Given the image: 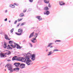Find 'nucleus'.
<instances>
[{
  "label": "nucleus",
  "instance_id": "1",
  "mask_svg": "<svg viewBox=\"0 0 73 73\" xmlns=\"http://www.w3.org/2000/svg\"><path fill=\"white\" fill-rule=\"evenodd\" d=\"M26 58L27 60V61H26V63L28 65L32 64L33 63L32 62V61L29 60V58L28 57H26Z\"/></svg>",
  "mask_w": 73,
  "mask_h": 73
},
{
  "label": "nucleus",
  "instance_id": "2",
  "mask_svg": "<svg viewBox=\"0 0 73 73\" xmlns=\"http://www.w3.org/2000/svg\"><path fill=\"white\" fill-rule=\"evenodd\" d=\"M35 35L34 36V38H33V40H31L32 42L33 43H35V42H37V40H36V37H37V36H38V34L37 33H35Z\"/></svg>",
  "mask_w": 73,
  "mask_h": 73
},
{
  "label": "nucleus",
  "instance_id": "3",
  "mask_svg": "<svg viewBox=\"0 0 73 73\" xmlns=\"http://www.w3.org/2000/svg\"><path fill=\"white\" fill-rule=\"evenodd\" d=\"M18 33H15V34L17 35H21L23 32V30L22 29H19L18 30Z\"/></svg>",
  "mask_w": 73,
  "mask_h": 73
},
{
  "label": "nucleus",
  "instance_id": "4",
  "mask_svg": "<svg viewBox=\"0 0 73 73\" xmlns=\"http://www.w3.org/2000/svg\"><path fill=\"white\" fill-rule=\"evenodd\" d=\"M13 61L15 60H18V58L17 56H15L12 58Z\"/></svg>",
  "mask_w": 73,
  "mask_h": 73
},
{
  "label": "nucleus",
  "instance_id": "5",
  "mask_svg": "<svg viewBox=\"0 0 73 73\" xmlns=\"http://www.w3.org/2000/svg\"><path fill=\"white\" fill-rule=\"evenodd\" d=\"M6 54L5 53H1L0 54V56L1 57H7V56H5Z\"/></svg>",
  "mask_w": 73,
  "mask_h": 73
},
{
  "label": "nucleus",
  "instance_id": "6",
  "mask_svg": "<svg viewBox=\"0 0 73 73\" xmlns=\"http://www.w3.org/2000/svg\"><path fill=\"white\" fill-rule=\"evenodd\" d=\"M20 68L21 69H23V68H24L25 67V64H21L20 65V66H19Z\"/></svg>",
  "mask_w": 73,
  "mask_h": 73
},
{
  "label": "nucleus",
  "instance_id": "7",
  "mask_svg": "<svg viewBox=\"0 0 73 73\" xmlns=\"http://www.w3.org/2000/svg\"><path fill=\"white\" fill-rule=\"evenodd\" d=\"M59 3L60 5H65V3H64V2L62 1H59Z\"/></svg>",
  "mask_w": 73,
  "mask_h": 73
},
{
  "label": "nucleus",
  "instance_id": "8",
  "mask_svg": "<svg viewBox=\"0 0 73 73\" xmlns=\"http://www.w3.org/2000/svg\"><path fill=\"white\" fill-rule=\"evenodd\" d=\"M32 58H31V60L33 61H34L35 60V54H33L32 56Z\"/></svg>",
  "mask_w": 73,
  "mask_h": 73
},
{
  "label": "nucleus",
  "instance_id": "9",
  "mask_svg": "<svg viewBox=\"0 0 73 73\" xmlns=\"http://www.w3.org/2000/svg\"><path fill=\"white\" fill-rule=\"evenodd\" d=\"M6 66H7L8 68H11V67H12V65L10 64H8L6 65L5 67H6Z\"/></svg>",
  "mask_w": 73,
  "mask_h": 73
},
{
  "label": "nucleus",
  "instance_id": "10",
  "mask_svg": "<svg viewBox=\"0 0 73 73\" xmlns=\"http://www.w3.org/2000/svg\"><path fill=\"white\" fill-rule=\"evenodd\" d=\"M35 34V32H33V33L31 34L30 36H29V38H31V37H32L33 36H34V34Z\"/></svg>",
  "mask_w": 73,
  "mask_h": 73
},
{
  "label": "nucleus",
  "instance_id": "11",
  "mask_svg": "<svg viewBox=\"0 0 73 73\" xmlns=\"http://www.w3.org/2000/svg\"><path fill=\"white\" fill-rule=\"evenodd\" d=\"M14 65L16 66L17 67L18 66H19V65H20V63H15L14 64Z\"/></svg>",
  "mask_w": 73,
  "mask_h": 73
},
{
  "label": "nucleus",
  "instance_id": "12",
  "mask_svg": "<svg viewBox=\"0 0 73 73\" xmlns=\"http://www.w3.org/2000/svg\"><path fill=\"white\" fill-rule=\"evenodd\" d=\"M36 18L38 20H39V21L42 20V18L40 16H37Z\"/></svg>",
  "mask_w": 73,
  "mask_h": 73
},
{
  "label": "nucleus",
  "instance_id": "13",
  "mask_svg": "<svg viewBox=\"0 0 73 73\" xmlns=\"http://www.w3.org/2000/svg\"><path fill=\"white\" fill-rule=\"evenodd\" d=\"M5 54L7 55H9L11 54V52L9 50L7 51L6 52V53H5Z\"/></svg>",
  "mask_w": 73,
  "mask_h": 73
},
{
  "label": "nucleus",
  "instance_id": "14",
  "mask_svg": "<svg viewBox=\"0 0 73 73\" xmlns=\"http://www.w3.org/2000/svg\"><path fill=\"white\" fill-rule=\"evenodd\" d=\"M5 39L7 40H11L10 39H9V38H8V36L7 35H5Z\"/></svg>",
  "mask_w": 73,
  "mask_h": 73
},
{
  "label": "nucleus",
  "instance_id": "15",
  "mask_svg": "<svg viewBox=\"0 0 73 73\" xmlns=\"http://www.w3.org/2000/svg\"><path fill=\"white\" fill-rule=\"evenodd\" d=\"M27 56L26 57H27L29 58V57H31V56H32V54H31V53H29L27 54Z\"/></svg>",
  "mask_w": 73,
  "mask_h": 73
},
{
  "label": "nucleus",
  "instance_id": "16",
  "mask_svg": "<svg viewBox=\"0 0 73 73\" xmlns=\"http://www.w3.org/2000/svg\"><path fill=\"white\" fill-rule=\"evenodd\" d=\"M9 70L10 71V72H12L13 71V70L12 69V67L9 68Z\"/></svg>",
  "mask_w": 73,
  "mask_h": 73
},
{
  "label": "nucleus",
  "instance_id": "17",
  "mask_svg": "<svg viewBox=\"0 0 73 73\" xmlns=\"http://www.w3.org/2000/svg\"><path fill=\"white\" fill-rule=\"evenodd\" d=\"M9 7L11 8H15V5H13L11 4L9 5Z\"/></svg>",
  "mask_w": 73,
  "mask_h": 73
},
{
  "label": "nucleus",
  "instance_id": "18",
  "mask_svg": "<svg viewBox=\"0 0 73 73\" xmlns=\"http://www.w3.org/2000/svg\"><path fill=\"white\" fill-rule=\"evenodd\" d=\"M10 46H12V48H15L16 46V44H15V45H12V44H11L10 45Z\"/></svg>",
  "mask_w": 73,
  "mask_h": 73
},
{
  "label": "nucleus",
  "instance_id": "19",
  "mask_svg": "<svg viewBox=\"0 0 73 73\" xmlns=\"http://www.w3.org/2000/svg\"><path fill=\"white\" fill-rule=\"evenodd\" d=\"M44 2L45 3H46V4H48L49 3V1H47L46 0H44Z\"/></svg>",
  "mask_w": 73,
  "mask_h": 73
},
{
  "label": "nucleus",
  "instance_id": "20",
  "mask_svg": "<svg viewBox=\"0 0 73 73\" xmlns=\"http://www.w3.org/2000/svg\"><path fill=\"white\" fill-rule=\"evenodd\" d=\"M27 61V60L26 59L22 58V61H23V62H25V61Z\"/></svg>",
  "mask_w": 73,
  "mask_h": 73
},
{
  "label": "nucleus",
  "instance_id": "21",
  "mask_svg": "<svg viewBox=\"0 0 73 73\" xmlns=\"http://www.w3.org/2000/svg\"><path fill=\"white\" fill-rule=\"evenodd\" d=\"M16 45H17V49H20L21 48V47L20 46H19L18 44H16Z\"/></svg>",
  "mask_w": 73,
  "mask_h": 73
},
{
  "label": "nucleus",
  "instance_id": "22",
  "mask_svg": "<svg viewBox=\"0 0 73 73\" xmlns=\"http://www.w3.org/2000/svg\"><path fill=\"white\" fill-rule=\"evenodd\" d=\"M3 48H7V43H5L3 45Z\"/></svg>",
  "mask_w": 73,
  "mask_h": 73
},
{
  "label": "nucleus",
  "instance_id": "23",
  "mask_svg": "<svg viewBox=\"0 0 73 73\" xmlns=\"http://www.w3.org/2000/svg\"><path fill=\"white\" fill-rule=\"evenodd\" d=\"M52 52L51 51L49 52H48V56H50V55H51V54H52Z\"/></svg>",
  "mask_w": 73,
  "mask_h": 73
},
{
  "label": "nucleus",
  "instance_id": "24",
  "mask_svg": "<svg viewBox=\"0 0 73 73\" xmlns=\"http://www.w3.org/2000/svg\"><path fill=\"white\" fill-rule=\"evenodd\" d=\"M23 58L22 57H20L18 58V60H19V61H22V59Z\"/></svg>",
  "mask_w": 73,
  "mask_h": 73
},
{
  "label": "nucleus",
  "instance_id": "25",
  "mask_svg": "<svg viewBox=\"0 0 73 73\" xmlns=\"http://www.w3.org/2000/svg\"><path fill=\"white\" fill-rule=\"evenodd\" d=\"M44 10L47 11V10H48L49 9L48 8V7H46L44 8Z\"/></svg>",
  "mask_w": 73,
  "mask_h": 73
},
{
  "label": "nucleus",
  "instance_id": "26",
  "mask_svg": "<svg viewBox=\"0 0 73 73\" xmlns=\"http://www.w3.org/2000/svg\"><path fill=\"white\" fill-rule=\"evenodd\" d=\"M24 14L23 13H21L20 14V17H23L24 16Z\"/></svg>",
  "mask_w": 73,
  "mask_h": 73
},
{
  "label": "nucleus",
  "instance_id": "27",
  "mask_svg": "<svg viewBox=\"0 0 73 73\" xmlns=\"http://www.w3.org/2000/svg\"><path fill=\"white\" fill-rule=\"evenodd\" d=\"M19 69H19V68H16L14 69V70H19Z\"/></svg>",
  "mask_w": 73,
  "mask_h": 73
},
{
  "label": "nucleus",
  "instance_id": "28",
  "mask_svg": "<svg viewBox=\"0 0 73 73\" xmlns=\"http://www.w3.org/2000/svg\"><path fill=\"white\" fill-rule=\"evenodd\" d=\"M23 18H21V19H18L17 20V21L18 22H19L20 21H21V20H23Z\"/></svg>",
  "mask_w": 73,
  "mask_h": 73
},
{
  "label": "nucleus",
  "instance_id": "29",
  "mask_svg": "<svg viewBox=\"0 0 73 73\" xmlns=\"http://www.w3.org/2000/svg\"><path fill=\"white\" fill-rule=\"evenodd\" d=\"M49 13H50V12H49V11H46V15H49Z\"/></svg>",
  "mask_w": 73,
  "mask_h": 73
},
{
  "label": "nucleus",
  "instance_id": "30",
  "mask_svg": "<svg viewBox=\"0 0 73 73\" xmlns=\"http://www.w3.org/2000/svg\"><path fill=\"white\" fill-rule=\"evenodd\" d=\"M7 49H11V47H10V46L9 45H8V46H7Z\"/></svg>",
  "mask_w": 73,
  "mask_h": 73
},
{
  "label": "nucleus",
  "instance_id": "31",
  "mask_svg": "<svg viewBox=\"0 0 73 73\" xmlns=\"http://www.w3.org/2000/svg\"><path fill=\"white\" fill-rule=\"evenodd\" d=\"M9 43L10 44H13V42L12 41H9Z\"/></svg>",
  "mask_w": 73,
  "mask_h": 73
},
{
  "label": "nucleus",
  "instance_id": "32",
  "mask_svg": "<svg viewBox=\"0 0 73 73\" xmlns=\"http://www.w3.org/2000/svg\"><path fill=\"white\" fill-rule=\"evenodd\" d=\"M52 44V43H50L49 44H48V47H49L50 46H51V45Z\"/></svg>",
  "mask_w": 73,
  "mask_h": 73
},
{
  "label": "nucleus",
  "instance_id": "33",
  "mask_svg": "<svg viewBox=\"0 0 73 73\" xmlns=\"http://www.w3.org/2000/svg\"><path fill=\"white\" fill-rule=\"evenodd\" d=\"M14 30V29L13 28L12 29L11 31V33H12L13 32V30Z\"/></svg>",
  "mask_w": 73,
  "mask_h": 73
},
{
  "label": "nucleus",
  "instance_id": "34",
  "mask_svg": "<svg viewBox=\"0 0 73 73\" xmlns=\"http://www.w3.org/2000/svg\"><path fill=\"white\" fill-rule=\"evenodd\" d=\"M24 24H25V23H23L21 24V25L22 26H23V25H24Z\"/></svg>",
  "mask_w": 73,
  "mask_h": 73
},
{
  "label": "nucleus",
  "instance_id": "35",
  "mask_svg": "<svg viewBox=\"0 0 73 73\" xmlns=\"http://www.w3.org/2000/svg\"><path fill=\"white\" fill-rule=\"evenodd\" d=\"M53 52H55V51H58V50H56L54 49L53 50Z\"/></svg>",
  "mask_w": 73,
  "mask_h": 73
},
{
  "label": "nucleus",
  "instance_id": "36",
  "mask_svg": "<svg viewBox=\"0 0 73 73\" xmlns=\"http://www.w3.org/2000/svg\"><path fill=\"white\" fill-rule=\"evenodd\" d=\"M29 1L31 3L33 2V0H29Z\"/></svg>",
  "mask_w": 73,
  "mask_h": 73
},
{
  "label": "nucleus",
  "instance_id": "37",
  "mask_svg": "<svg viewBox=\"0 0 73 73\" xmlns=\"http://www.w3.org/2000/svg\"><path fill=\"white\" fill-rule=\"evenodd\" d=\"M26 11H27V10L25 9L24 10L23 12H26Z\"/></svg>",
  "mask_w": 73,
  "mask_h": 73
},
{
  "label": "nucleus",
  "instance_id": "38",
  "mask_svg": "<svg viewBox=\"0 0 73 73\" xmlns=\"http://www.w3.org/2000/svg\"><path fill=\"white\" fill-rule=\"evenodd\" d=\"M48 7H51V5H50V4H49Z\"/></svg>",
  "mask_w": 73,
  "mask_h": 73
},
{
  "label": "nucleus",
  "instance_id": "39",
  "mask_svg": "<svg viewBox=\"0 0 73 73\" xmlns=\"http://www.w3.org/2000/svg\"><path fill=\"white\" fill-rule=\"evenodd\" d=\"M56 41H57L58 42H60V41H61V40H56Z\"/></svg>",
  "mask_w": 73,
  "mask_h": 73
},
{
  "label": "nucleus",
  "instance_id": "40",
  "mask_svg": "<svg viewBox=\"0 0 73 73\" xmlns=\"http://www.w3.org/2000/svg\"><path fill=\"white\" fill-rule=\"evenodd\" d=\"M11 61V60L10 59H9L7 60V61H8V62Z\"/></svg>",
  "mask_w": 73,
  "mask_h": 73
},
{
  "label": "nucleus",
  "instance_id": "41",
  "mask_svg": "<svg viewBox=\"0 0 73 73\" xmlns=\"http://www.w3.org/2000/svg\"><path fill=\"white\" fill-rule=\"evenodd\" d=\"M7 21V18H6L5 19L4 21Z\"/></svg>",
  "mask_w": 73,
  "mask_h": 73
},
{
  "label": "nucleus",
  "instance_id": "42",
  "mask_svg": "<svg viewBox=\"0 0 73 73\" xmlns=\"http://www.w3.org/2000/svg\"><path fill=\"white\" fill-rule=\"evenodd\" d=\"M17 23V21H16L14 23V24H16Z\"/></svg>",
  "mask_w": 73,
  "mask_h": 73
},
{
  "label": "nucleus",
  "instance_id": "43",
  "mask_svg": "<svg viewBox=\"0 0 73 73\" xmlns=\"http://www.w3.org/2000/svg\"><path fill=\"white\" fill-rule=\"evenodd\" d=\"M14 5H17V4H16V3H14Z\"/></svg>",
  "mask_w": 73,
  "mask_h": 73
},
{
  "label": "nucleus",
  "instance_id": "44",
  "mask_svg": "<svg viewBox=\"0 0 73 73\" xmlns=\"http://www.w3.org/2000/svg\"><path fill=\"white\" fill-rule=\"evenodd\" d=\"M20 23H19L17 26L18 27H19V25H20Z\"/></svg>",
  "mask_w": 73,
  "mask_h": 73
},
{
  "label": "nucleus",
  "instance_id": "45",
  "mask_svg": "<svg viewBox=\"0 0 73 73\" xmlns=\"http://www.w3.org/2000/svg\"><path fill=\"white\" fill-rule=\"evenodd\" d=\"M44 15H46V13H44Z\"/></svg>",
  "mask_w": 73,
  "mask_h": 73
},
{
  "label": "nucleus",
  "instance_id": "46",
  "mask_svg": "<svg viewBox=\"0 0 73 73\" xmlns=\"http://www.w3.org/2000/svg\"><path fill=\"white\" fill-rule=\"evenodd\" d=\"M50 48H53V46H51L50 47Z\"/></svg>",
  "mask_w": 73,
  "mask_h": 73
},
{
  "label": "nucleus",
  "instance_id": "47",
  "mask_svg": "<svg viewBox=\"0 0 73 73\" xmlns=\"http://www.w3.org/2000/svg\"><path fill=\"white\" fill-rule=\"evenodd\" d=\"M30 44L31 45V46H32V45L31 44Z\"/></svg>",
  "mask_w": 73,
  "mask_h": 73
},
{
  "label": "nucleus",
  "instance_id": "48",
  "mask_svg": "<svg viewBox=\"0 0 73 73\" xmlns=\"http://www.w3.org/2000/svg\"><path fill=\"white\" fill-rule=\"evenodd\" d=\"M9 23H11V21H9Z\"/></svg>",
  "mask_w": 73,
  "mask_h": 73
},
{
  "label": "nucleus",
  "instance_id": "49",
  "mask_svg": "<svg viewBox=\"0 0 73 73\" xmlns=\"http://www.w3.org/2000/svg\"><path fill=\"white\" fill-rule=\"evenodd\" d=\"M7 12V10H6L5 12Z\"/></svg>",
  "mask_w": 73,
  "mask_h": 73
},
{
  "label": "nucleus",
  "instance_id": "50",
  "mask_svg": "<svg viewBox=\"0 0 73 73\" xmlns=\"http://www.w3.org/2000/svg\"><path fill=\"white\" fill-rule=\"evenodd\" d=\"M48 49H47L46 50V52H47L48 51Z\"/></svg>",
  "mask_w": 73,
  "mask_h": 73
},
{
  "label": "nucleus",
  "instance_id": "51",
  "mask_svg": "<svg viewBox=\"0 0 73 73\" xmlns=\"http://www.w3.org/2000/svg\"><path fill=\"white\" fill-rule=\"evenodd\" d=\"M5 71H6V70L5 69Z\"/></svg>",
  "mask_w": 73,
  "mask_h": 73
}]
</instances>
